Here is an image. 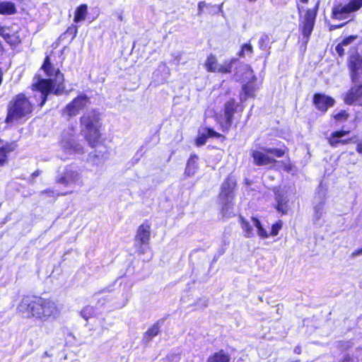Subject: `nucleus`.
I'll list each match as a JSON object with an SVG mask.
<instances>
[{
  "label": "nucleus",
  "mask_w": 362,
  "mask_h": 362,
  "mask_svg": "<svg viewBox=\"0 0 362 362\" xmlns=\"http://www.w3.org/2000/svg\"><path fill=\"white\" fill-rule=\"evenodd\" d=\"M119 19L120 21H122V16L121 15L119 16Z\"/></svg>",
  "instance_id": "57"
},
{
  "label": "nucleus",
  "mask_w": 362,
  "mask_h": 362,
  "mask_svg": "<svg viewBox=\"0 0 362 362\" xmlns=\"http://www.w3.org/2000/svg\"><path fill=\"white\" fill-rule=\"evenodd\" d=\"M238 104L234 99L229 100L225 104L224 109V117L226 119V124L227 126H230L233 122V117L234 113L236 112Z\"/></svg>",
  "instance_id": "18"
},
{
  "label": "nucleus",
  "mask_w": 362,
  "mask_h": 362,
  "mask_svg": "<svg viewBox=\"0 0 362 362\" xmlns=\"http://www.w3.org/2000/svg\"><path fill=\"white\" fill-rule=\"evenodd\" d=\"M204 66L209 72H218L221 65L218 64L216 57L211 54L207 57Z\"/></svg>",
  "instance_id": "24"
},
{
  "label": "nucleus",
  "mask_w": 362,
  "mask_h": 362,
  "mask_svg": "<svg viewBox=\"0 0 362 362\" xmlns=\"http://www.w3.org/2000/svg\"><path fill=\"white\" fill-rule=\"evenodd\" d=\"M42 194H53V192L50 189H45L41 192Z\"/></svg>",
  "instance_id": "47"
},
{
  "label": "nucleus",
  "mask_w": 362,
  "mask_h": 362,
  "mask_svg": "<svg viewBox=\"0 0 362 362\" xmlns=\"http://www.w3.org/2000/svg\"><path fill=\"white\" fill-rule=\"evenodd\" d=\"M349 68L353 83H362V58L358 54L350 56Z\"/></svg>",
  "instance_id": "13"
},
{
  "label": "nucleus",
  "mask_w": 362,
  "mask_h": 362,
  "mask_svg": "<svg viewBox=\"0 0 362 362\" xmlns=\"http://www.w3.org/2000/svg\"><path fill=\"white\" fill-rule=\"evenodd\" d=\"M160 332V327L158 323L153 325L144 334L143 342L147 344L151 339L156 337Z\"/></svg>",
  "instance_id": "23"
},
{
  "label": "nucleus",
  "mask_w": 362,
  "mask_h": 362,
  "mask_svg": "<svg viewBox=\"0 0 362 362\" xmlns=\"http://www.w3.org/2000/svg\"><path fill=\"white\" fill-rule=\"evenodd\" d=\"M361 255H362V247L361 249L356 250L354 252H353L351 255V257L352 258H354V257Z\"/></svg>",
  "instance_id": "41"
},
{
  "label": "nucleus",
  "mask_w": 362,
  "mask_h": 362,
  "mask_svg": "<svg viewBox=\"0 0 362 362\" xmlns=\"http://www.w3.org/2000/svg\"><path fill=\"white\" fill-rule=\"evenodd\" d=\"M242 228L245 233V237L251 238L253 236V228L250 223L246 221L243 217H240Z\"/></svg>",
  "instance_id": "27"
},
{
  "label": "nucleus",
  "mask_w": 362,
  "mask_h": 362,
  "mask_svg": "<svg viewBox=\"0 0 362 362\" xmlns=\"http://www.w3.org/2000/svg\"><path fill=\"white\" fill-rule=\"evenodd\" d=\"M275 200L276 205L275 208L282 214H286L288 210V199L279 191L275 192Z\"/></svg>",
  "instance_id": "19"
},
{
  "label": "nucleus",
  "mask_w": 362,
  "mask_h": 362,
  "mask_svg": "<svg viewBox=\"0 0 362 362\" xmlns=\"http://www.w3.org/2000/svg\"><path fill=\"white\" fill-rule=\"evenodd\" d=\"M300 2H302L303 4H307L309 0H300Z\"/></svg>",
  "instance_id": "54"
},
{
  "label": "nucleus",
  "mask_w": 362,
  "mask_h": 362,
  "mask_svg": "<svg viewBox=\"0 0 362 362\" xmlns=\"http://www.w3.org/2000/svg\"><path fill=\"white\" fill-rule=\"evenodd\" d=\"M284 154V149L262 146L259 147L258 149H252L250 151L254 164L258 166L274 164L277 162L274 156L281 158Z\"/></svg>",
  "instance_id": "5"
},
{
  "label": "nucleus",
  "mask_w": 362,
  "mask_h": 362,
  "mask_svg": "<svg viewBox=\"0 0 362 362\" xmlns=\"http://www.w3.org/2000/svg\"><path fill=\"white\" fill-rule=\"evenodd\" d=\"M344 45L340 42L339 44H338L335 48V50L337 52V53L339 55V56H343L344 54Z\"/></svg>",
  "instance_id": "40"
},
{
  "label": "nucleus",
  "mask_w": 362,
  "mask_h": 362,
  "mask_svg": "<svg viewBox=\"0 0 362 362\" xmlns=\"http://www.w3.org/2000/svg\"><path fill=\"white\" fill-rule=\"evenodd\" d=\"M181 59V54L179 53L175 58V60L177 62V63L178 64L180 62Z\"/></svg>",
  "instance_id": "48"
},
{
  "label": "nucleus",
  "mask_w": 362,
  "mask_h": 362,
  "mask_svg": "<svg viewBox=\"0 0 362 362\" xmlns=\"http://www.w3.org/2000/svg\"><path fill=\"white\" fill-rule=\"evenodd\" d=\"M93 313V308L87 306L81 311V315L85 320H88L90 315Z\"/></svg>",
  "instance_id": "36"
},
{
  "label": "nucleus",
  "mask_w": 362,
  "mask_h": 362,
  "mask_svg": "<svg viewBox=\"0 0 362 362\" xmlns=\"http://www.w3.org/2000/svg\"><path fill=\"white\" fill-rule=\"evenodd\" d=\"M197 160V156L196 155L191 156L189 159L188 160L185 168V174L187 176H193L195 174L198 168V164Z\"/></svg>",
  "instance_id": "22"
},
{
  "label": "nucleus",
  "mask_w": 362,
  "mask_h": 362,
  "mask_svg": "<svg viewBox=\"0 0 362 362\" xmlns=\"http://www.w3.org/2000/svg\"><path fill=\"white\" fill-rule=\"evenodd\" d=\"M253 225L257 228L258 235L262 238H267L268 234L266 230L262 226L260 221L255 217L252 218Z\"/></svg>",
  "instance_id": "29"
},
{
  "label": "nucleus",
  "mask_w": 362,
  "mask_h": 362,
  "mask_svg": "<svg viewBox=\"0 0 362 362\" xmlns=\"http://www.w3.org/2000/svg\"><path fill=\"white\" fill-rule=\"evenodd\" d=\"M74 136L73 129H71L69 132L63 133L60 141L62 149L68 155L83 153V146L75 141Z\"/></svg>",
  "instance_id": "10"
},
{
  "label": "nucleus",
  "mask_w": 362,
  "mask_h": 362,
  "mask_svg": "<svg viewBox=\"0 0 362 362\" xmlns=\"http://www.w3.org/2000/svg\"><path fill=\"white\" fill-rule=\"evenodd\" d=\"M253 52L252 46L250 43L244 44L242 46V49L239 52V56L244 57L246 55H250Z\"/></svg>",
  "instance_id": "31"
},
{
  "label": "nucleus",
  "mask_w": 362,
  "mask_h": 362,
  "mask_svg": "<svg viewBox=\"0 0 362 362\" xmlns=\"http://www.w3.org/2000/svg\"><path fill=\"white\" fill-rule=\"evenodd\" d=\"M264 37H261V38L259 39V45H260V46H261V47L262 46V45H263V43H264Z\"/></svg>",
  "instance_id": "50"
},
{
  "label": "nucleus",
  "mask_w": 362,
  "mask_h": 362,
  "mask_svg": "<svg viewBox=\"0 0 362 362\" xmlns=\"http://www.w3.org/2000/svg\"><path fill=\"white\" fill-rule=\"evenodd\" d=\"M81 127L86 139L93 146L100 138L99 113L94 110L85 112L81 117Z\"/></svg>",
  "instance_id": "3"
},
{
  "label": "nucleus",
  "mask_w": 362,
  "mask_h": 362,
  "mask_svg": "<svg viewBox=\"0 0 362 362\" xmlns=\"http://www.w3.org/2000/svg\"><path fill=\"white\" fill-rule=\"evenodd\" d=\"M320 2L317 1L315 8H308L305 10V13L303 16H302V11L303 8L297 6L298 11L300 15V28L301 29V33L304 37L306 38V41H308L310 35H311L315 22V18L317 16V12L318 10Z\"/></svg>",
  "instance_id": "6"
},
{
  "label": "nucleus",
  "mask_w": 362,
  "mask_h": 362,
  "mask_svg": "<svg viewBox=\"0 0 362 362\" xmlns=\"http://www.w3.org/2000/svg\"><path fill=\"white\" fill-rule=\"evenodd\" d=\"M349 114L346 111L342 110L334 115V119L339 122H344L347 119Z\"/></svg>",
  "instance_id": "34"
},
{
  "label": "nucleus",
  "mask_w": 362,
  "mask_h": 362,
  "mask_svg": "<svg viewBox=\"0 0 362 362\" xmlns=\"http://www.w3.org/2000/svg\"><path fill=\"white\" fill-rule=\"evenodd\" d=\"M362 7V0H350L346 5L339 4L333 8L332 17L337 20H345L352 12L359 10Z\"/></svg>",
  "instance_id": "9"
},
{
  "label": "nucleus",
  "mask_w": 362,
  "mask_h": 362,
  "mask_svg": "<svg viewBox=\"0 0 362 362\" xmlns=\"http://www.w3.org/2000/svg\"><path fill=\"white\" fill-rule=\"evenodd\" d=\"M81 178V176L77 170H74L71 166H66L61 176L57 178L56 182L59 184L69 186L79 183Z\"/></svg>",
  "instance_id": "12"
},
{
  "label": "nucleus",
  "mask_w": 362,
  "mask_h": 362,
  "mask_svg": "<svg viewBox=\"0 0 362 362\" xmlns=\"http://www.w3.org/2000/svg\"><path fill=\"white\" fill-rule=\"evenodd\" d=\"M33 111V105L23 95L18 94L9 103L6 122H13L30 115Z\"/></svg>",
  "instance_id": "4"
},
{
  "label": "nucleus",
  "mask_w": 362,
  "mask_h": 362,
  "mask_svg": "<svg viewBox=\"0 0 362 362\" xmlns=\"http://www.w3.org/2000/svg\"><path fill=\"white\" fill-rule=\"evenodd\" d=\"M4 31H5L4 28L0 26V35H2L3 37H6V35L4 34ZM6 35H8L6 34Z\"/></svg>",
  "instance_id": "46"
},
{
  "label": "nucleus",
  "mask_w": 362,
  "mask_h": 362,
  "mask_svg": "<svg viewBox=\"0 0 362 362\" xmlns=\"http://www.w3.org/2000/svg\"><path fill=\"white\" fill-rule=\"evenodd\" d=\"M314 103L319 110L326 112L329 107L334 105V100L325 95L316 93L314 95Z\"/></svg>",
  "instance_id": "15"
},
{
  "label": "nucleus",
  "mask_w": 362,
  "mask_h": 362,
  "mask_svg": "<svg viewBox=\"0 0 362 362\" xmlns=\"http://www.w3.org/2000/svg\"><path fill=\"white\" fill-rule=\"evenodd\" d=\"M230 356L223 349L211 355L207 362H230Z\"/></svg>",
  "instance_id": "20"
},
{
  "label": "nucleus",
  "mask_w": 362,
  "mask_h": 362,
  "mask_svg": "<svg viewBox=\"0 0 362 362\" xmlns=\"http://www.w3.org/2000/svg\"><path fill=\"white\" fill-rule=\"evenodd\" d=\"M282 164L284 165V169L287 171V172H289L291 170V165L290 164H285L284 163L281 162Z\"/></svg>",
  "instance_id": "43"
},
{
  "label": "nucleus",
  "mask_w": 362,
  "mask_h": 362,
  "mask_svg": "<svg viewBox=\"0 0 362 362\" xmlns=\"http://www.w3.org/2000/svg\"><path fill=\"white\" fill-rule=\"evenodd\" d=\"M42 69L46 74L47 78H42L40 76H35L32 84L33 90H37L42 99L40 105L42 106L49 93L55 95L62 94L65 88L64 84V78L59 69L54 68L50 62L49 56L45 59Z\"/></svg>",
  "instance_id": "1"
},
{
  "label": "nucleus",
  "mask_w": 362,
  "mask_h": 362,
  "mask_svg": "<svg viewBox=\"0 0 362 362\" xmlns=\"http://www.w3.org/2000/svg\"><path fill=\"white\" fill-rule=\"evenodd\" d=\"M89 102L88 97L85 94H81L66 106L64 113L69 117L76 116Z\"/></svg>",
  "instance_id": "11"
},
{
  "label": "nucleus",
  "mask_w": 362,
  "mask_h": 362,
  "mask_svg": "<svg viewBox=\"0 0 362 362\" xmlns=\"http://www.w3.org/2000/svg\"><path fill=\"white\" fill-rule=\"evenodd\" d=\"M349 155H350L351 156H354V153H353V152L349 153Z\"/></svg>",
  "instance_id": "56"
},
{
  "label": "nucleus",
  "mask_w": 362,
  "mask_h": 362,
  "mask_svg": "<svg viewBox=\"0 0 362 362\" xmlns=\"http://www.w3.org/2000/svg\"><path fill=\"white\" fill-rule=\"evenodd\" d=\"M358 38L357 35H350L344 38L341 43L345 47L353 43Z\"/></svg>",
  "instance_id": "37"
},
{
  "label": "nucleus",
  "mask_w": 362,
  "mask_h": 362,
  "mask_svg": "<svg viewBox=\"0 0 362 362\" xmlns=\"http://www.w3.org/2000/svg\"><path fill=\"white\" fill-rule=\"evenodd\" d=\"M349 133V131H336L331 134V135L327 138L329 144L334 148H336L339 146V144H346L350 143L352 141V139H341L342 137L347 135Z\"/></svg>",
  "instance_id": "16"
},
{
  "label": "nucleus",
  "mask_w": 362,
  "mask_h": 362,
  "mask_svg": "<svg viewBox=\"0 0 362 362\" xmlns=\"http://www.w3.org/2000/svg\"><path fill=\"white\" fill-rule=\"evenodd\" d=\"M356 151H357V152H358L360 154H362V143H358V144H357Z\"/></svg>",
  "instance_id": "44"
},
{
  "label": "nucleus",
  "mask_w": 362,
  "mask_h": 362,
  "mask_svg": "<svg viewBox=\"0 0 362 362\" xmlns=\"http://www.w3.org/2000/svg\"><path fill=\"white\" fill-rule=\"evenodd\" d=\"M208 137L206 135H202L199 136L196 140V144L198 146H202L206 144Z\"/></svg>",
  "instance_id": "39"
},
{
  "label": "nucleus",
  "mask_w": 362,
  "mask_h": 362,
  "mask_svg": "<svg viewBox=\"0 0 362 362\" xmlns=\"http://www.w3.org/2000/svg\"><path fill=\"white\" fill-rule=\"evenodd\" d=\"M357 160L355 159V160H350V162L353 164H355L356 163Z\"/></svg>",
  "instance_id": "55"
},
{
  "label": "nucleus",
  "mask_w": 362,
  "mask_h": 362,
  "mask_svg": "<svg viewBox=\"0 0 362 362\" xmlns=\"http://www.w3.org/2000/svg\"><path fill=\"white\" fill-rule=\"evenodd\" d=\"M40 173H41V170H35V171L32 174V177H33V178H35V177H36L39 176V175H40Z\"/></svg>",
  "instance_id": "45"
},
{
  "label": "nucleus",
  "mask_w": 362,
  "mask_h": 362,
  "mask_svg": "<svg viewBox=\"0 0 362 362\" xmlns=\"http://www.w3.org/2000/svg\"><path fill=\"white\" fill-rule=\"evenodd\" d=\"M88 13V6L86 4L79 6L75 12L74 22L78 23L86 20Z\"/></svg>",
  "instance_id": "25"
},
{
  "label": "nucleus",
  "mask_w": 362,
  "mask_h": 362,
  "mask_svg": "<svg viewBox=\"0 0 362 362\" xmlns=\"http://www.w3.org/2000/svg\"><path fill=\"white\" fill-rule=\"evenodd\" d=\"M282 227V223L281 221L276 223L272 227L271 235L275 236L278 234L279 230Z\"/></svg>",
  "instance_id": "38"
},
{
  "label": "nucleus",
  "mask_w": 362,
  "mask_h": 362,
  "mask_svg": "<svg viewBox=\"0 0 362 362\" xmlns=\"http://www.w3.org/2000/svg\"><path fill=\"white\" fill-rule=\"evenodd\" d=\"M109 158L108 151L103 148L101 150H95L88 156V162L96 168H101Z\"/></svg>",
  "instance_id": "14"
},
{
  "label": "nucleus",
  "mask_w": 362,
  "mask_h": 362,
  "mask_svg": "<svg viewBox=\"0 0 362 362\" xmlns=\"http://www.w3.org/2000/svg\"><path fill=\"white\" fill-rule=\"evenodd\" d=\"M249 1H255L256 0H248Z\"/></svg>",
  "instance_id": "59"
},
{
  "label": "nucleus",
  "mask_w": 362,
  "mask_h": 362,
  "mask_svg": "<svg viewBox=\"0 0 362 362\" xmlns=\"http://www.w3.org/2000/svg\"><path fill=\"white\" fill-rule=\"evenodd\" d=\"M237 62V59H232L229 62H226L223 64H221L219 67V73H230L233 64Z\"/></svg>",
  "instance_id": "28"
},
{
  "label": "nucleus",
  "mask_w": 362,
  "mask_h": 362,
  "mask_svg": "<svg viewBox=\"0 0 362 362\" xmlns=\"http://www.w3.org/2000/svg\"><path fill=\"white\" fill-rule=\"evenodd\" d=\"M13 149L8 147L0 148V166L4 165L6 162V154Z\"/></svg>",
  "instance_id": "32"
},
{
  "label": "nucleus",
  "mask_w": 362,
  "mask_h": 362,
  "mask_svg": "<svg viewBox=\"0 0 362 362\" xmlns=\"http://www.w3.org/2000/svg\"><path fill=\"white\" fill-rule=\"evenodd\" d=\"M354 84L355 86L347 93L344 98L345 103L349 105L357 102L362 98V83Z\"/></svg>",
  "instance_id": "17"
},
{
  "label": "nucleus",
  "mask_w": 362,
  "mask_h": 362,
  "mask_svg": "<svg viewBox=\"0 0 362 362\" xmlns=\"http://www.w3.org/2000/svg\"><path fill=\"white\" fill-rule=\"evenodd\" d=\"M151 226L148 223L141 224L137 229L134 238V247L139 255L145 254L149 247Z\"/></svg>",
  "instance_id": "7"
},
{
  "label": "nucleus",
  "mask_w": 362,
  "mask_h": 362,
  "mask_svg": "<svg viewBox=\"0 0 362 362\" xmlns=\"http://www.w3.org/2000/svg\"><path fill=\"white\" fill-rule=\"evenodd\" d=\"M17 12L15 4L11 1H0V14L12 15Z\"/></svg>",
  "instance_id": "21"
},
{
  "label": "nucleus",
  "mask_w": 362,
  "mask_h": 362,
  "mask_svg": "<svg viewBox=\"0 0 362 362\" xmlns=\"http://www.w3.org/2000/svg\"><path fill=\"white\" fill-rule=\"evenodd\" d=\"M257 86L253 81H249L245 84L243 87V90L245 93V99L247 97H252L254 95L255 92L257 90Z\"/></svg>",
  "instance_id": "26"
},
{
  "label": "nucleus",
  "mask_w": 362,
  "mask_h": 362,
  "mask_svg": "<svg viewBox=\"0 0 362 362\" xmlns=\"http://www.w3.org/2000/svg\"><path fill=\"white\" fill-rule=\"evenodd\" d=\"M44 356H45V357H50L51 355L47 351H45L44 353Z\"/></svg>",
  "instance_id": "52"
},
{
  "label": "nucleus",
  "mask_w": 362,
  "mask_h": 362,
  "mask_svg": "<svg viewBox=\"0 0 362 362\" xmlns=\"http://www.w3.org/2000/svg\"><path fill=\"white\" fill-rule=\"evenodd\" d=\"M235 186V182L230 177H228L222 185L219 197L223 202L222 211L224 216H230V210L232 209L231 200L233 198V192Z\"/></svg>",
  "instance_id": "8"
},
{
  "label": "nucleus",
  "mask_w": 362,
  "mask_h": 362,
  "mask_svg": "<svg viewBox=\"0 0 362 362\" xmlns=\"http://www.w3.org/2000/svg\"><path fill=\"white\" fill-rule=\"evenodd\" d=\"M240 68L241 70H243L245 72V74H246L245 78H251L253 80L256 79V78L253 74V71L250 66H248L247 64H243V65L240 66Z\"/></svg>",
  "instance_id": "33"
},
{
  "label": "nucleus",
  "mask_w": 362,
  "mask_h": 362,
  "mask_svg": "<svg viewBox=\"0 0 362 362\" xmlns=\"http://www.w3.org/2000/svg\"><path fill=\"white\" fill-rule=\"evenodd\" d=\"M294 352H295L296 354H300V352H301V349H300V347H298V346L296 347V348H295V349H294Z\"/></svg>",
  "instance_id": "49"
},
{
  "label": "nucleus",
  "mask_w": 362,
  "mask_h": 362,
  "mask_svg": "<svg viewBox=\"0 0 362 362\" xmlns=\"http://www.w3.org/2000/svg\"><path fill=\"white\" fill-rule=\"evenodd\" d=\"M66 194H68V193H67V192H66V193H64V194H62V195H66Z\"/></svg>",
  "instance_id": "58"
},
{
  "label": "nucleus",
  "mask_w": 362,
  "mask_h": 362,
  "mask_svg": "<svg viewBox=\"0 0 362 362\" xmlns=\"http://www.w3.org/2000/svg\"><path fill=\"white\" fill-rule=\"evenodd\" d=\"M235 76L237 79H242V78L239 76V71H237L235 74Z\"/></svg>",
  "instance_id": "51"
},
{
  "label": "nucleus",
  "mask_w": 362,
  "mask_h": 362,
  "mask_svg": "<svg viewBox=\"0 0 362 362\" xmlns=\"http://www.w3.org/2000/svg\"><path fill=\"white\" fill-rule=\"evenodd\" d=\"M216 135H218V134H216V132H215L213 129H207V135H206L207 137H212Z\"/></svg>",
  "instance_id": "42"
},
{
  "label": "nucleus",
  "mask_w": 362,
  "mask_h": 362,
  "mask_svg": "<svg viewBox=\"0 0 362 362\" xmlns=\"http://www.w3.org/2000/svg\"><path fill=\"white\" fill-rule=\"evenodd\" d=\"M324 205H325V202H321L317 205H316L315 206L314 216H313L315 221H317L321 218L322 214H323V211H324Z\"/></svg>",
  "instance_id": "30"
},
{
  "label": "nucleus",
  "mask_w": 362,
  "mask_h": 362,
  "mask_svg": "<svg viewBox=\"0 0 362 362\" xmlns=\"http://www.w3.org/2000/svg\"><path fill=\"white\" fill-rule=\"evenodd\" d=\"M73 29L74 30V36H76V33H77V28L76 27H74Z\"/></svg>",
  "instance_id": "53"
},
{
  "label": "nucleus",
  "mask_w": 362,
  "mask_h": 362,
  "mask_svg": "<svg viewBox=\"0 0 362 362\" xmlns=\"http://www.w3.org/2000/svg\"><path fill=\"white\" fill-rule=\"evenodd\" d=\"M215 8L216 7L214 6H211L210 4H207L206 3H205L204 1H200L199 4H198V15L200 16L202 15V13H203L204 11V8Z\"/></svg>",
  "instance_id": "35"
},
{
  "label": "nucleus",
  "mask_w": 362,
  "mask_h": 362,
  "mask_svg": "<svg viewBox=\"0 0 362 362\" xmlns=\"http://www.w3.org/2000/svg\"><path fill=\"white\" fill-rule=\"evenodd\" d=\"M18 310L26 317H33L40 322L56 320L61 313V308L55 301L43 298L35 300L23 298L18 305Z\"/></svg>",
  "instance_id": "2"
}]
</instances>
